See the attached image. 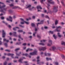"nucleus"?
I'll return each mask as SVG.
<instances>
[{"label": "nucleus", "instance_id": "21", "mask_svg": "<svg viewBox=\"0 0 65 65\" xmlns=\"http://www.w3.org/2000/svg\"><path fill=\"white\" fill-rule=\"evenodd\" d=\"M14 36H17V32H14L13 33Z\"/></svg>", "mask_w": 65, "mask_h": 65}, {"label": "nucleus", "instance_id": "1", "mask_svg": "<svg viewBox=\"0 0 65 65\" xmlns=\"http://www.w3.org/2000/svg\"><path fill=\"white\" fill-rule=\"evenodd\" d=\"M5 5L4 4V3L0 2V11L2 12H4V11L6 10V9H5Z\"/></svg>", "mask_w": 65, "mask_h": 65}, {"label": "nucleus", "instance_id": "27", "mask_svg": "<svg viewBox=\"0 0 65 65\" xmlns=\"http://www.w3.org/2000/svg\"><path fill=\"white\" fill-rule=\"evenodd\" d=\"M36 33V32H35L33 33V36H34V37H36V35H35Z\"/></svg>", "mask_w": 65, "mask_h": 65}, {"label": "nucleus", "instance_id": "50", "mask_svg": "<svg viewBox=\"0 0 65 65\" xmlns=\"http://www.w3.org/2000/svg\"><path fill=\"white\" fill-rule=\"evenodd\" d=\"M9 5L10 7H12V6H13V4H10Z\"/></svg>", "mask_w": 65, "mask_h": 65}, {"label": "nucleus", "instance_id": "23", "mask_svg": "<svg viewBox=\"0 0 65 65\" xmlns=\"http://www.w3.org/2000/svg\"><path fill=\"white\" fill-rule=\"evenodd\" d=\"M53 9L54 10H57V11H55V12H57V11H58V10H57V8H56V7H54Z\"/></svg>", "mask_w": 65, "mask_h": 65}, {"label": "nucleus", "instance_id": "42", "mask_svg": "<svg viewBox=\"0 0 65 65\" xmlns=\"http://www.w3.org/2000/svg\"><path fill=\"white\" fill-rule=\"evenodd\" d=\"M35 31H37L38 30V28H36V27H35Z\"/></svg>", "mask_w": 65, "mask_h": 65}, {"label": "nucleus", "instance_id": "29", "mask_svg": "<svg viewBox=\"0 0 65 65\" xmlns=\"http://www.w3.org/2000/svg\"><path fill=\"white\" fill-rule=\"evenodd\" d=\"M49 34H53V31H49Z\"/></svg>", "mask_w": 65, "mask_h": 65}, {"label": "nucleus", "instance_id": "9", "mask_svg": "<svg viewBox=\"0 0 65 65\" xmlns=\"http://www.w3.org/2000/svg\"><path fill=\"white\" fill-rule=\"evenodd\" d=\"M36 8L37 9H38V11L39 12V11H41L40 10H39V9H42V8L41 7V6H38Z\"/></svg>", "mask_w": 65, "mask_h": 65}, {"label": "nucleus", "instance_id": "14", "mask_svg": "<svg viewBox=\"0 0 65 65\" xmlns=\"http://www.w3.org/2000/svg\"><path fill=\"white\" fill-rule=\"evenodd\" d=\"M45 56H51V54L50 53H45Z\"/></svg>", "mask_w": 65, "mask_h": 65}, {"label": "nucleus", "instance_id": "35", "mask_svg": "<svg viewBox=\"0 0 65 65\" xmlns=\"http://www.w3.org/2000/svg\"><path fill=\"white\" fill-rule=\"evenodd\" d=\"M58 20H56L55 21V25H57L58 24Z\"/></svg>", "mask_w": 65, "mask_h": 65}, {"label": "nucleus", "instance_id": "7", "mask_svg": "<svg viewBox=\"0 0 65 65\" xmlns=\"http://www.w3.org/2000/svg\"><path fill=\"white\" fill-rule=\"evenodd\" d=\"M2 36L3 37H5V35H6V33H5V31L4 30H3L2 31Z\"/></svg>", "mask_w": 65, "mask_h": 65}, {"label": "nucleus", "instance_id": "3", "mask_svg": "<svg viewBox=\"0 0 65 65\" xmlns=\"http://www.w3.org/2000/svg\"><path fill=\"white\" fill-rule=\"evenodd\" d=\"M47 3H47V8H48V9H49V7L50 6V5H49V4H54V3H55V2L53 1H52V0H50V1H49L48 0L47 1Z\"/></svg>", "mask_w": 65, "mask_h": 65}, {"label": "nucleus", "instance_id": "57", "mask_svg": "<svg viewBox=\"0 0 65 65\" xmlns=\"http://www.w3.org/2000/svg\"><path fill=\"white\" fill-rule=\"evenodd\" d=\"M5 45L6 47H7V44L5 43Z\"/></svg>", "mask_w": 65, "mask_h": 65}, {"label": "nucleus", "instance_id": "44", "mask_svg": "<svg viewBox=\"0 0 65 65\" xmlns=\"http://www.w3.org/2000/svg\"><path fill=\"white\" fill-rule=\"evenodd\" d=\"M44 28L45 29H48V27L47 26H44Z\"/></svg>", "mask_w": 65, "mask_h": 65}, {"label": "nucleus", "instance_id": "6", "mask_svg": "<svg viewBox=\"0 0 65 65\" xmlns=\"http://www.w3.org/2000/svg\"><path fill=\"white\" fill-rule=\"evenodd\" d=\"M46 49V48L45 47H42L41 48H40V47H39V51H40L42 50L43 51H45Z\"/></svg>", "mask_w": 65, "mask_h": 65}, {"label": "nucleus", "instance_id": "10", "mask_svg": "<svg viewBox=\"0 0 65 65\" xmlns=\"http://www.w3.org/2000/svg\"><path fill=\"white\" fill-rule=\"evenodd\" d=\"M7 21H10L11 22H12V17H11L10 16L9 17V19L8 18L6 19Z\"/></svg>", "mask_w": 65, "mask_h": 65}, {"label": "nucleus", "instance_id": "5", "mask_svg": "<svg viewBox=\"0 0 65 65\" xmlns=\"http://www.w3.org/2000/svg\"><path fill=\"white\" fill-rule=\"evenodd\" d=\"M37 50H34V52L30 53L29 54V55L30 56H31V55H37Z\"/></svg>", "mask_w": 65, "mask_h": 65}, {"label": "nucleus", "instance_id": "26", "mask_svg": "<svg viewBox=\"0 0 65 65\" xmlns=\"http://www.w3.org/2000/svg\"><path fill=\"white\" fill-rule=\"evenodd\" d=\"M46 59L47 61H48V60H52V59L51 58H46Z\"/></svg>", "mask_w": 65, "mask_h": 65}, {"label": "nucleus", "instance_id": "32", "mask_svg": "<svg viewBox=\"0 0 65 65\" xmlns=\"http://www.w3.org/2000/svg\"><path fill=\"white\" fill-rule=\"evenodd\" d=\"M45 0H40V1L41 3H43V2H44V1H45Z\"/></svg>", "mask_w": 65, "mask_h": 65}, {"label": "nucleus", "instance_id": "40", "mask_svg": "<svg viewBox=\"0 0 65 65\" xmlns=\"http://www.w3.org/2000/svg\"><path fill=\"white\" fill-rule=\"evenodd\" d=\"M60 30H58L57 29H56L55 30V31H57V32H60Z\"/></svg>", "mask_w": 65, "mask_h": 65}, {"label": "nucleus", "instance_id": "17", "mask_svg": "<svg viewBox=\"0 0 65 65\" xmlns=\"http://www.w3.org/2000/svg\"><path fill=\"white\" fill-rule=\"evenodd\" d=\"M25 59V57H22L21 58V59H20L19 60V62H20V63H22V60H23V59Z\"/></svg>", "mask_w": 65, "mask_h": 65}, {"label": "nucleus", "instance_id": "64", "mask_svg": "<svg viewBox=\"0 0 65 65\" xmlns=\"http://www.w3.org/2000/svg\"><path fill=\"white\" fill-rule=\"evenodd\" d=\"M41 16L42 17H44V15L43 14H42L41 15Z\"/></svg>", "mask_w": 65, "mask_h": 65}, {"label": "nucleus", "instance_id": "24", "mask_svg": "<svg viewBox=\"0 0 65 65\" xmlns=\"http://www.w3.org/2000/svg\"><path fill=\"white\" fill-rule=\"evenodd\" d=\"M32 49L30 48H28L27 50H26V52H28V51H32Z\"/></svg>", "mask_w": 65, "mask_h": 65}, {"label": "nucleus", "instance_id": "59", "mask_svg": "<svg viewBox=\"0 0 65 65\" xmlns=\"http://www.w3.org/2000/svg\"><path fill=\"white\" fill-rule=\"evenodd\" d=\"M61 57L62 58H64V55H61Z\"/></svg>", "mask_w": 65, "mask_h": 65}, {"label": "nucleus", "instance_id": "58", "mask_svg": "<svg viewBox=\"0 0 65 65\" xmlns=\"http://www.w3.org/2000/svg\"><path fill=\"white\" fill-rule=\"evenodd\" d=\"M26 43H24L23 45H26Z\"/></svg>", "mask_w": 65, "mask_h": 65}, {"label": "nucleus", "instance_id": "53", "mask_svg": "<svg viewBox=\"0 0 65 65\" xmlns=\"http://www.w3.org/2000/svg\"><path fill=\"white\" fill-rule=\"evenodd\" d=\"M55 64L56 65H58V63L57 62H56L55 63Z\"/></svg>", "mask_w": 65, "mask_h": 65}, {"label": "nucleus", "instance_id": "4", "mask_svg": "<svg viewBox=\"0 0 65 65\" xmlns=\"http://www.w3.org/2000/svg\"><path fill=\"white\" fill-rule=\"evenodd\" d=\"M20 20L22 21V22H21V24H24L25 23V24H27V25H28L29 24V22H28L24 21V19H23L21 18L20 19Z\"/></svg>", "mask_w": 65, "mask_h": 65}, {"label": "nucleus", "instance_id": "46", "mask_svg": "<svg viewBox=\"0 0 65 65\" xmlns=\"http://www.w3.org/2000/svg\"><path fill=\"white\" fill-rule=\"evenodd\" d=\"M5 51H7V52H10V51L9 50H5Z\"/></svg>", "mask_w": 65, "mask_h": 65}, {"label": "nucleus", "instance_id": "47", "mask_svg": "<svg viewBox=\"0 0 65 65\" xmlns=\"http://www.w3.org/2000/svg\"><path fill=\"white\" fill-rule=\"evenodd\" d=\"M61 44H63L64 45H65V42H63L61 43Z\"/></svg>", "mask_w": 65, "mask_h": 65}, {"label": "nucleus", "instance_id": "45", "mask_svg": "<svg viewBox=\"0 0 65 65\" xmlns=\"http://www.w3.org/2000/svg\"><path fill=\"white\" fill-rule=\"evenodd\" d=\"M8 37H9V40H12V39H11V37H10L9 36H8Z\"/></svg>", "mask_w": 65, "mask_h": 65}, {"label": "nucleus", "instance_id": "51", "mask_svg": "<svg viewBox=\"0 0 65 65\" xmlns=\"http://www.w3.org/2000/svg\"><path fill=\"white\" fill-rule=\"evenodd\" d=\"M21 44V42H20L19 43H17V44H18V45H20Z\"/></svg>", "mask_w": 65, "mask_h": 65}, {"label": "nucleus", "instance_id": "18", "mask_svg": "<svg viewBox=\"0 0 65 65\" xmlns=\"http://www.w3.org/2000/svg\"><path fill=\"white\" fill-rule=\"evenodd\" d=\"M38 44L39 45H45V44H46V43L44 44V43H38Z\"/></svg>", "mask_w": 65, "mask_h": 65}, {"label": "nucleus", "instance_id": "62", "mask_svg": "<svg viewBox=\"0 0 65 65\" xmlns=\"http://www.w3.org/2000/svg\"><path fill=\"white\" fill-rule=\"evenodd\" d=\"M32 18L33 19H35V16H32Z\"/></svg>", "mask_w": 65, "mask_h": 65}, {"label": "nucleus", "instance_id": "52", "mask_svg": "<svg viewBox=\"0 0 65 65\" xmlns=\"http://www.w3.org/2000/svg\"><path fill=\"white\" fill-rule=\"evenodd\" d=\"M1 19L2 20H3L4 19V17H1Z\"/></svg>", "mask_w": 65, "mask_h": 65}, {"label": "nucleus", "instance_id": "54", "mask_svg": "<svg viewBox=\"0 0 65 65\" xmlns=\"http://www.w3.org/2000/svg\"><path fill=\"white\" fill-rule=\"evenodd\" d=\"M19 26H20V27H21L22 28H24V26H22V25H19Z\"/></svg>", "mask_w": 65, "mask_h": 65}, {"label": "nucleus", "instance_id": "63", "mask_svg": "<svg viewBox=\"0 0 65 65\" xmlns=\"http://www.w3.org/2000/svg\"><path fill=\"white\" fill-rule=\"evenodd\" d=\"M9 34H10V35H12V33L11 32H10L9 33Z\"/></svg>", "mask_w": 65, "mask_h": 65}, {"label": "nucleus", "instance_id": "2", "mask_svg": "<svg viewBox=\"0 0 65 65\" xmlns=\"http://www.w3.org/2000/svg\"><path fill=\"white\" fill-rule=\"evenodd\" d=\"M31 5H27L25 7L26 8H28V9L30 11H31L33 8L34 9H35V7H31Z\"/></svg>", "mask_w": 65, "mask_h": 65}, {"label": "nucleus", "instance_id": "34", "mask_svg": "<svg viewBox=\"0 0 65 65\" xmlns=\"http://www.w3.org/2000/svg\"><path fill=\"white\" fill-rule=\"evenodd\" d=\"M56 28L57 29H61V28H62V27L61 26H59L57 27H56Z\"/></svg>", "mask_w": 65, "mask_h": 65}, {"label": "nucleus", "instance_id": "33", "mask_svg": "<svg viewBox=\"0 0 65 65\" xmlns=\"http://www.w3.org/2000/svg\"><path fill=\"white\" fill-rule=\"evenodd\" d=\"M16 54L17 56H19L20 55V54H21V52H20L19 54H18V53H16Z\"/></svg>", "mask_w": 65, "mask_h": 65}, {"label": "nucleus", "instance_id": "37", "mask_svg": "<svg viewBox=\"0 0 65 65\" xmlns=\"http://www.w3.org/2000/svg\"><path fill=\"white\" fill-rule=\"evenodd\" d=\"M44 12L45 13H48V12H47L46 10H44Z\"/></svg>", "mask_w": 65, "mask_h": 65}, {"label": "nucleus", "instance_id": "11", "mask_svg": "<svg viewBox=\"0 0 65 65\" xmlns=\"http://www.w3.org/2000/svg\"><path fill=\"white\" fill-rule=\"evenodd\" d=\"M39 57L38 56L37 58V64H39V61H40V60L39 59Z\"/></svg>", "mask_w": 65, "mask_h": 65}, {"label": "nucleus", "instance_id": "61", "mask_svg": "<svg viewBox=\"0 0 65 65\" xmlns=\"http://www.w3.org/2000/svg\"><path fill=\"white\" fill-rule=\"evenodd\" d=\"M29 38H32V37L31 36H30L29 37Z\"/></svg>", "mask_w": 65, "mask_h": 65}, {"label": "nucleus", "instance_id": "12", "mask_svg": "<svg viewBox=\"0 0 65 65\" xmlns=\"http://www.w3.org/2000/svg\"><path fill=\"white\" fill-rule=\"evenodd\" d=\"M7 56H11V58L13 59L14 58V57H13V56L14 55L13 54H11L10 53H8L7 54Z\"/></svg>", "mask_w": 65, "mask_h": 65}, {"label": "nucleus", "instance_id": "43", "mask_svg": "<svg viewBox=\"0 0 65 65\" xmlns=\"http://www.w3.org/2000/svg\"><path fill=\"white\" fill-rule=\"evenodd\" d=\"M52 48L53 50H55V49H56V47H55V46L52 47Z\"/></svg>", "mask_w": 65, "mask_h": 65}, {"label": "nucleus", "instance_id": "28", "mask_svg": "<svg viewBox=\"0 0 65 65\" xmlns=\"http://www.w3.org/2000/svg\"><path fill=\"white\" fill-rule=\"evenodd\" d=\"M46 41L45 40H43L40 41V42L41 43H42V42H44Z\"/></svg>", "mask_w": 65, "mask_h": 65}, {"label": "nucleus", "instance_id": "48", "mask_svg": "<svg viewBox=\"0 0 65 65\" xmlns=\"http://www.w3.org/2000/svg\"><path fill=\"white\" fill-rule=\"evenodd\" d=\"M19 50H20L19 48H17L15 50V51H19Z\"/></svg>", "mask_w": 65, "mask_h": 65}, {"label": "nucleus", "instance_id": "20", "mask_svg": "<svg viewBox=\"0 0 65 65\" xmlns=\"http://www.w3.org/2000/svg\"><path fill=\"white\" fill-rule=\"evenodd\" d=\"M19 28H19V27H16L15 28H13V30L15 31V30H17V28L19 29Z\"/></svg>", "mask_w": 65, "mask_h": 65}, {"label": "nucleus", "instance_id": "41", "mask_svg": "<svg viewBox=\"0 0 65 65\" xmlns=\"http://www.w3.org/2000/svg\"><path fill=\"white\" fill-rule=\"evenodd\" d=\"M37 37L39 38H41V37L38 35H37Z\"/></svg>", "mask_w": 65, "mask_h": 65}, {"label": "nucleus", "instance_id": "49", "mask_svg": "<svg viewBox=\"0 0 65 65\" xmlns=\"http://www.w3.org/2000/svg\"><path fill=\"white\" fill-rule=\"evenodd\" d=\"M6 64H7V62H6L5 61L4 63V65H6Z\"/></svg>", "mask_w": 65, "mask_h": 65}, {"label": "nucleus", "instance_id": "55", "mask_svg": "<svg viewBox=\"0 0 65 65\" xmlns=\"http://www.w3.org/2000/svg\"><path fill=\"white\" fill-rule=\"evenodd\" d=\"M17 7L15 6H14L13 7V9H14V8H16Z\"/></svg>", "mask_w": 65, "mask_h": 65}, {"label": "nucleus", "instance_id": "15", "mask_svg": "<svg viewBox=\"0 0 65 65\" xmlns=\"http://www.w3.org/2000/svg\"><path fill=\"white\" fill-rule=\"evenodd\" d=\"M4 42L5 41H6V42H9V40H6V39L5 38L3 39Z\"/></svg>", "mask_w": 65, "mask_h": 65}, {"label": "nucleus", "instance_id": "22", "mask_svg": "<svg viewBox=\"0 0 65 65\" xmlns=\"http://www.w3.org/2000/svg\"><path fill=\"white\" fill-rule=\"evenodd\" d=\"M31 25L32 27H35V24L34 23H32L31 24Z\"/></svg>", "mask_w": 65, "mask_h": 65}, {"label": "nucleus", "instance_id": "8", "mask_svg": "<svg viewBox=\"0 0 65 65\" xmlns=\"http://www.w3.org/2000/svg\"><path fill=\"white\" fill-rule=\"evenodd\" d=\"M48 43L47 44V46H51L52 44V41L51 40H49Z\"/></svg>", "mask_w": 65, "mask_h": 65}, {"label": "nucleus", "instance_id": "60", "mask_svg": "<svg viewBox=\"0 0 65 65\" xmlns=\"http://www.w3.org/2000/svg\"><path fill=\"white\" fill-rule=\"evenodd\" d=\"M8 11L9 12H10V13L11 12V10H9Z\"/></svg>", "mask_w": 65, "mask_h": 65}, {"label": "nucleus", "instance_id": "13", "mask_svg": "<svg viewBox=\"0 0 65 65\" xmlns=\"http://www.w3.org/2000/svg\"><path fill=\"white\" fill-rule=\"evenodd\" d=\"M22 55H24V56H25L26 57H29V58H31V56H29V55H28L27 54H23Z\"/></svg>", "mask_w": 65, "mask_h": 65}, {"label": "nucleus", "instance_id": "39", "mask_svg": "<svg viewBox=\"0 0 65 65\" xmlns=\"http://www.w3.org/2000/svg\"><path fill=\"white\" fill-rule=\"evenodd\" d=\"M48 13H51L52 12V11L50 10V9H48Z\"/></svg>", "mask_w": 65, "mask_h": 65}, {"label": "nucleus", "instance_id": "31", "mask_svg": "<svg viewBox=\"0 0 65 65\" xmlns=\"http://www.w3.org/2000/svg\"><path fill=\"white\" fill-rule=\"evenodd\" d=\"M24 62L25 63V65H28V61H25Z\"/></svg>", "mask_w": 65, "mask_h": 65}, {"label": "nucleus", "instance_id": "30", "mask_svg": "<svg viewBox=\"0 0 65 65\" xmlns=\"http://www.w3.org/2000/svg\"><path fill=\"white\" fill-rule=\"evenodd\" d=\"M18 37H19V38H20V39H21V40H23V38H21V35H19L18 36Z\"/></svg>", "mask_w": 65, "mask_h": 65}, {"label": "nucleus", "instance_id": "38", "mask_svg": "<svg viewBox=\"0 0 65 65\" xmlns=\"http://www.w3.org/2000/svg\"><path fill=\"white\" fill-rule=\"evenodd\" d=\"M18 32H23V31L22 30H19L18 31Z\"/></svg>", "mask_w": 65, "mask_h": 65}, {"label": "nucleus", "instance_id": "36", "mask_svg": "<svg viewBox=\"0 0 65 65\" xmlns=\"http://www.w3.org/2000/svg\"><path fill=\"white\" fill-rule=\"evenodd\" d=\"M53 36L54 37L55 39H57V37L55 36V35H53Z\"/></svg>", "mask_w": 65, "mask_h": 65}, {"label": "nucleus", "instance_id": "25", "mask_svg": "<svg viewBox=\"0 0 65 65\" xmlns=\"http://www.w3.org/2000/svg\"><path fill=\"white\" fill-rule=\"evenodd\" d=\"M57 35L58 36V37H62V36L60 35V33H58L57 34Z\"/></svg>", "mask_w": 65, "mask_h": 65}, {"label": "nucleus", "instance_id": "16", "mask_svg": "<svg viewBox=\"0 0 65 65\" xmlns=\"http://www.w3.org/2000/svg\"><path fill=\"white\" fill-rule=\"evenodd\" d=\"M43 21L42 20L40 21V23H38L37 24V26H38V24H43Z\"/></svg>", "mask_w": 65, "mask_h": 65}, {"label": "nucleus", "instance_id": "19", "mask_svg": "<svg viewBox=\"0 0 65 65\" xmlns=\"http://www.w3.org/2000/svg\"><path fill=\"white\" fill-rule=\"evenodd\" d=\"M7 2L9 3L10 2H13V0H9L6 1Z\"/></svg>", "mask_w": 65, "mask_h": 65}, {"label": "nucleus", "instance_id": "56", "mask_svg": "<svg viewBox=\"0 0 65 65\" xmlns=\"http://www.w3.org/2000/svg\"><path fill=\"white\" fill-rule=\"evenodd\" d=\"M45 18H47L48 19L49 18V17L48 16H47V15H46L45 16Z\"/></svg>", "mask_w": 65, "mask_h": 65}]
</instances>
